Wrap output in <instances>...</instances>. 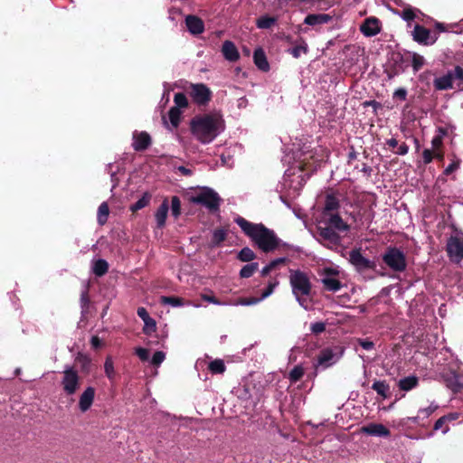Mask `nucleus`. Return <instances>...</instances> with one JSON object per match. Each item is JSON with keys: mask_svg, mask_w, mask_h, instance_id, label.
<instances>
[{"mask_svg": "<svg viewBox=\"0 0 463 463\" xmlns=\"http://www.w3.org/2000/svg\"><path fill=\"white\" fill-rule=\"evenodd\" d=\"M311 331L315 334H319L325 331L326 325L323 322H316L311 324Z\"/></svg>", "mask_w": 463, "mask_h": 463, "instance_id": "nucleus-54", "label": "nucleus"}, {"mask_svg": "<svg viewBox=\"0 0 463 463\" xmlns=\"http://www.w3.org/2000/svg\"><path fill=\"white\" fill-rule=\"evenodd\" d=\"M188 32L193 35H199L204 32L203 21L194 14H188L184 19Z\"/></svg>", "mask_w": 463, "mask_h": 463, "instance_id": "nucleus-15", "label": "nucleus"}, {"mask_svg": "<svg viewBox=\"0 0 463 463\" xmlns=\"http://www.w3.org/2000/svg\"><path fill=\"white\" fill-rule=\"evenodd\" d=\"M168 118L169 122L167 121L165 117H163L164 125L170 130L175 129L180 123L181 110L176 107L171 108V109L168 112Z\"/></svg>", "mask_w": 463, "mask_h": 463, "instance_id": "nucleus-22", "label": "nucleus"}, {"mask_svg": "<svg viewBox=\"0 0 463 463\" xmlns=\"http://www.w3.org/2000/svg\"><path fill=\"white\" fill-rule=\"evenodd\" d=\"M287 259L282 257V258H278V259H275L273 260H271L269 264L270 265V267L274 269H276L279 265L280 264H284L286 262Z\"/></svg>", "mask_w": 463, "mask_h": 463, "instance_id": "nucleus-59", "label": "nucleus"}, {"mask_svg": "<svg viewBox=\"0 0 463 463\" xmlns=\"http://www.w3.org/2000/svg\"><path fill=\"white\" fill-rule=\"evenodd\" d=\"M161 303L174 307H182L184 305L182 298L165 296L161 297Z\"/></svg>", "mask_w": 463, "mask_h": 463, "instance_id": "nucleus-39", "label": "nucleus"}, {"mask_svg": "<svg viewBox=\"0 0 463 463\" xmlns=\"http://www.w3.org/2000/svg\"><path fill=\"white\" fill-rule=\"evenodd\" d=\"M223 130V120L215 114L199 116L191 121V131L202 144L213 142Z\"/></svg>", "mask_w": 463, "mask_h": 463, "instance_id": "nucleus-2", "label": "nucleus"}, {"mask_svg": "<svg viewBox=\"0 0 463 463\" xmlns=\"http://www.w3.org/2000/svg\"><path fill=\"white\" fill-rule=\"evenodd\" d=\"M202 298L209 303H212L214 305H221V302L219 300H217L213 296L202 295Z\"/></svg>", "mask_w": 463, "mask_h": 463, "instance_id": "nucleus-61", "label": "nucleus"}, {"mask_svg": "<svg viewBox=\"0 0 463 463\" xmlns=\"http://www.w3.org/2000/svg\"><path fill=\"white\" fill-rule=\"evenodd\" d=\"M359 345L364 349V350H372L374 346V344L372 341L366 340V339H360Z\"/></svg>", "mask_w": 463, "mask_h": 463, "instance_id": "nucleus-57", "label": "nucleus"}, {"mask_svg": "<svg viewBox=\"0 0 463 463\" xmlns=\"http://www.w3.org/2000/svg\"><path fill=\"white\" fill-rule=\"evenodd\" d=\"M234 222L251 241L263 252H271L279 248L280 240L273 230L262 223H253L241 216H236Z\"/></svg>", "mask_w": 463, "mask_h": 463, "instance_id": "nucleus-1", "label": "nucleus"}, {"mask_svg": "<svg viewBox=\"0 0 463 463\" xmlns=\"http://www.w3.org/2000/svg\"><path fill=\"white\" fill-rule=\"evenodd\" d=\"M137 316L144 321V320H147L150 316L148 315L146 309L143 307H140L137 308Z\"/></svg>", "mask_w": 463, "mask_h": 463, "instance_id": "nucleus-58", "label": "nucleus"}, {"mask_svg": "<svg viewBox=\"0 0 463 463\" xmlns=\"http://www.w3.org/2000/svg\"><path fill=\"white\" fill-rule=\"evenodd\" d=\"M277 285H278V282H274V283L270 282V283H269V285L266 288V289L262 292L260 300L265 299L266 298L270 296L273 293L274 288H276ZM258 301H259V299H253V300H250V301L244 302L243 304L244 305H252V304H256Z\"/></svg>", "mask_w": 463, "mask_h": 463, "instance_id": "nucleus-36", "label": "nucleus"}, {"mask_svg": "<svg viewBox=\"0 0 463 463\" xmlns=\"http://www.w3.org/2000/svg\"><path fill=\"white\" fill-rule=\"evenodd\" d=\"M439 405L435 402H431L430 404L426 408L419 410L418 413L422 415V418H429L437 409Z\"/></svg>", "mask_w": 463, "mask_h": 463, "instance_id": "nucleus-43", "label": "nucleus"}, {"mask_svg": "<svg viewBox=\"0 0 463 463\" xmlns=\"http://www.w3.org/2000/svg\"><path fill=\"white\" fill-rule=\"evenodd\" d=\"M393 98L398 99L400 100H405L407 98V90L404 88L397 89L393 93Z\"/></svg>", "mask_w": 463, "mask_h": 463, "instance_id": "nucleus-56", "label": "nucleus"}, {"mask_svg": "<svg viewBox=\"0 0 463 463\" xmlns=\"http://www.w3.org/2000/svg\"><path fill=\"white\" fill-rule=\"evenodd\" d=\"M447 251L452 261L459 263L463 260V237L451 236L447 242Z\"/></svg>", "mask_w": 463, "mask_h": 463, "instance_id": "nucleus-10", "label": "nucleus"}, {"mask_svg": "<svg viewBox=\"0 0 463 463\" xmlns=\"http://www.w3.org/2000/svg\"><path fill=\"white\" fill-rule=\"evenodd\" d=\"M150 201V196L146 194L140 199H138L134 204L131 205L130 210L133 212L138 211L146 207Z\"/></svg>", "mask_w": 463, "mask_h": 463, "instance_id": "nucleus-40", "label": "nucleus"}, {"mask_svg": "<svg viewBox=\"0 0 463 463\" xmlns=\"http://www.w3.org/2000/svg\"><path fill=\"white\" fill-rule=\"evenodd\" d=\"M289 283L297 302L305 310H310L312 304V287L309 277L301 270H290Z\"/></svg>", "mask_w": 463, "mask_h": 463, "instance_id": "nucleus-3", "label": "nucleus"}, {"mask_svg": "<svg viewBox=\"0 0 463 463\" xmlns=\"http://www.w3.org/2000/svg\"><path fill=\"white\" fill-rule=\"evenodd\" d=\"M343 350L340 347L325 348L317 355V368L326 369L335 364L342 356Z\"/></svg>", "mask_w": 463, "mask_h": 463, "instance_id": "nucleus-8", "label": "nucleus"}, {"mask_svg": "<svg viewBox=\"0 0 463 463\" xmlns=\"http://www.w3.org/2000/svg\"><path fill=\"white\" fill-rule=\"evenodd\" d=\"M331 20V17L326 14H311L306 16L304 24L315 26L317 24H327Z\"/></svg>", "mask_w": 463, "mask_h": 463, "instance_id": "nucleus-24", "label": "nucleus"}, {"mask_svg": "<svg viewBox=\"0 0 463 463\" xmlns=\"http://www.w3.org/2000/svg\"><path fill=\"white\" fill-rule=\"evenodd\" d=\"M135 354L138 356L141 361H147L149 357L148 350L143 347H137Z\"/></svg>", "mask_w": 463, "mask_h": 463, "instance_id": "nucleus-53", "label": "nucleus"}, {"mask_svg": "<svg viewBox=\"0 0 463 463\" xmlns=\"http://www.w3.org/2000/svg\"><path fill=\"white\" fill-rule=\"evenodd\" d=\"M227 237V231L224 229H216L213 232L212 240H211V246L212 247H217L219 246L222 241H225Z\"/></svg>", "mask_w": 463, "mask_h": 463, "instance_id": "nucleus-31", "label": "nucleus"}, {"mask_svg": "<svg viewBox=\"0 0 463 463\" xmlns=\"http://www.w3.org/2000/svg\"><path fill=\"white\" fill-rule=\"evenodd\" d=\"M222 52L224 58L229 61H236L240 58V53L237 47L231 41L223 42Z\"/></svg>", "mask_w": 463, "mask_h": 463, "instance_id": "nucleus-21", "label": "nucleus"}, {"mask_svg": "<svg viewBox=\"0 0 463 463\" xmlns=\"http://www.w3.org/2000/svg\"><path fill=\"white\" fill-rule=\"evenodd\" d=\"M338 274V271L327 268L324 269L321 283L323 284V287L325 289L331 291V292H336L343 287L342 283L335 278V276Z\"/></svg>", "mask_w": 463, "mask_h": 463, "instance_id": "nucleus-11", "label": "nucleus"}, {"mask_svg": "<svg viewBox=\"0 0 463 463\" xmlns=\"http://www.w3.org/2000/svg\"><path fill=\"white\" fill-rule=\"evenodd\" d=\"M109 213V210L107 203H102L98 209L97 221L99 224L104 225L107 222Z\"/></svg>", "mask_w": 463, "mask_h": 463, "instance_id": "nucleus-33", "label": "nucleus"}, {"mask_svg": "<svg viewBox=\"0 0 463 463\" xmlns=\"http://www.w3.org/2000/svg\"><path fill=\"white\" fill-rule=\"evenodd\" d=\"M278 22L276 16H270L269 14H263L256 20V26L259 29H269L274 26Z\"/></svg>", "mask_w": 463, "mask_h": 463, "instance_id": "nucleus-27", "label": "nucleus"}, {"mask_svg": "<svg viewBox=\"0 0 463 463\" xmlns=\"http://www.w3.org/2000/svg\"><path fill=\"white\" fill-rule=\"evenodd\" d=\"M105 373L109 379H113L115 375L114 364L110 357H108L104 364Z\"/></svg>", "mask_w": 463, "mask_h": 463, "instance_id": "nucleus-46", "label": "nucleus"}, {"mask_svg": "<svg viewBox=\"0 0 463 463\" xmlns=\"http://www.w3.org/2000/svg\"><path fill=\"white\" fill-rule=\"evenodd\" d=\"M171 212L175 218L181 214V202L178 196H173L171 199Z\"/></svg>", "mask_w": 463, "mask_h": 463, "instance_id": "nucleus-42", "label": "nucleus"}, {"mask_svg": "<svg viewBox=\"0 0 463 463\" xmlns=\"http://www.w3.org/2000/svg\"><path fill=\"white\" fill-rule=\"evenodd\" d=\"M174 101L176 108L179 109L182 108H186L188 105L186 96L183 92L175 93Z\"/></svg>", "mask_w": 463, "mask_h": 463, "instance_id": "nucleus-45", "label": "nucleus"}, {"mask_svg": "<svg viewBox=\"0 0 463 463\" xmlns=\"http://www.w3.org/2000/svg\"><path fill=\"white\" fill-rule=\"evenodd\" d=\"M439 134L435 136L431 140V145L434 149L439 148L442 145V137L446 133L442 128H439Z\"/></svg>", "mask_w": 463, "mask_h": 463, "instance_id": "nucleus-51", "label": "nucleus"}, {"mask_svg": "<svg viewBox=\"0 0 463 463\" xmlns=\"http://www.w3.org/2000/svg\"><path fill=\"white\" fill-rule=\"evenodd\" d=\"M144 327L143 332L146 335H151L156 329V320L152 317H149L147 320H144Z\"/></svg>", "mask_w": 463, "mask_h": 463, "instance_id": "nucleus-41", "label": "nucleus"}, {"mask_svg": "<svg viewBox=\"0 0 463 463\" xmlns=\"http://www.w3.org/2000/svg\"><path fill=\"white\" fill-rule=\"evenodd\" d=\"M225 364L221 359L212 361L208 365V369L213 373H222L225 371Z\"/></svg>", "mask_w": 463, "mask_h": 463, "instance_id": "nucleus-37", "label": "nucleus"}, {"mask_svg": "<svg viewBox=\"0 0 463 463\" xmlns=\"http://www.w3.org/2000/svg\"><path fill=\"white\" fill-rule=\"evenodd\" d=\"M433 86L437 90L452 89L463 90V68L456 66L453 70L448 71L444 75L435 78Z\"/></svg>", "mask_w": 463, "mask_h": 463, "instance_id": "nucleus-4", "label": "nucleus"}, {"mask_svg": "<svg viewBox=\"0 0 463 463\" xmlns=\"http://www.w3.org/2000/svg\"><path fill=\"white\" fill-rule=\"evenodd\" d=\"M256 258L254 251L249 247L242 248L238 253V259L241 261L249 262Z\"/></svg>", "mask_w": 463, "mask_h": 463, "instance_id": "nucleus-35", "label": "nucleus"}, {"mask_svg": "<svg viewBox=\"0 0 463 463\" xmlns=\"http://www.w3.org/2000/svg\"><path fill=\"white\" fill-rule=\"evenodd\" d=\"M360 30L364 36H374L381 31L380 22L375 17L366 18L360 26Z\"/></svg>", "mask_w": 463, "mask_h": 463, "instance_id": "nucleus-17", "label": "nucleus"}, {"mask_svg": "<svg viewBox=\"0 0 463 463\" xmlns=\"http://www.w3.org/2000/svg\"><path fill=\"white\" fill-rule=\"evenodd\" d=\"M253 59L255 65L261 71H267L269 69V64L267 61L265 52L262 49L259 48L254 51Z\"/></svg>", "mask_w": 463, "mask_h": 463, "instance_id": "nucleus-26", "label": "nucleus"}, {"mask_svg": "<svg viewBox=\"0 0 463 463\" xmlns=\"http://www.w3.org/2000/svg\"><path fill=\"white\" fill-rule=\"evenodd\" d=\"M165 359V354L162 351H156L151 359V364L155 366H159Z\"/></svg>", "mask_w": 463, "mask_h": 463, "instance_id": "nucleus-50", "label": "nucleus"}, {"mask_svg": "<svg viewBox=\"0 0 463 463\" xmlns=\"http://www.w3.org/2000/svg\"><path fill=\"white\" fill-rule=\"evenodd\" d=\"M95 398V389L91 386H88L85 388L83 392L80 395L79 398V410L81 412H86L89 411L93 404Z\"/></svg>", "mask_w": 463, "mask_h": 463, "instance_id": "nucleus-16", "label": "nucleus"}, {"mask_svg": "<svg viewBox=\"0 0 463 463\" xmlns=\"http://www.w3.org/2000/svg\"><path fill=\"white\" fill-rule=\"evenodd\" d=\"M340 207L339 200L333 194H327L325 201L323 215L327 216L329 213H335Z\"/></svg>", "mask_w": 463, "mask_h": 463, "instance_id": "nucleus-25", "label": "nucleus"}, {"mask_svg": "<svg viewBox=\"0 0 463 463\" xmlns=\"http://www.w3.org/2000/svg\"><path fill=\"white\" fill-rule=\"evenodd\" d=\"M411 33L413 40L420 44L432 45L437 41V37L432 34L430 29L420 24L414 26Z\"/></svg>", "mask_w": 463, "mask_h": 463, "instance_id": "nucleus-12", "label": "nucleus"}, {"mask_svg": "<svg viewBox=\"0 0 463 463\" xmlns=\"http://www.w3.org/2000/svg\"><path fill=\"white\" fill-rule=\"evenodd\" d=\"M433 159V151L430 149H424L422 152V162L424 165L430 164Z\"/></svg>", "mask_w": 463, "mask_h": 463, "instance_id": "nucleus-55", "label": "nucleus"}, {"mask_svg": "<svg viewBox=\"0 0 463 463\" xmlns=\"http://www.w3.org/2000/svg\"><path fill=\"white\" fill-rule=\"evenodd\" d=\"M61 385L67 396L74 395L80 387V377L78 371L71 365H65L61 372Z\"/></svg>", "mask_w": 463, "mask_h": 463, "instance_id": "nucleus-5", "label": "nucleus"}, {"mask_svg": "<svg viewBox=\"0 0 463 463\" xmlns=\"http://www.w3.org/2000/svg\"><path fill=\"white\" fill-rule=\"evenodd\" d=\"M383 262L393 271L402 272L405 270L407 263L404 253L395 248H388L383 255Z\"/></svg>", "mask_w": 463, "mask_h": 463, "instance_id": "nucleus-7", "label": "nucleus"}, {"mask_svg": "<svg viewBox=\"0 0 463 463\" xmlns=\"http://www.w3.org/2000/svg\"><path fill=\"white\" fill-rule=\"evenodd\" d=\"M318 234L325 241L334 246L340 244L341 237L337 231L328 226L327 224L320 225L318 227Z\"/></svg>", "mask_w": 463, "mask_h": 463, "instance_id": "nucleus-14", "label": "nucleus"}, {"mask_svg": "<svg viewBox=\"0 0 463 463\" xmlns=\"http://www.w3.org/2000/svg\"><path fill=\"white\" fill-rule=\"evenodd\" d=\"M191 96L195 103L204 105L211 99V90L203 83L193 84L191 87Z\"/></svg>", "mask_w": 463, "mask_h": 463, "instance_id": "nucleus-13", "label": "nucleus"}, {"mask_svg": "<svg viewBox=\"0 0 463 463\" xmlns=\"http://www.w3.org/2000/svg\"><path fill=\"white\" fill-rule=\"evenodd\" d=\"M305 373V369L301 364H298L288 373V380L291 383H295L299 381Z\"/></svg>", "mask_w": 463, "mask_h": 463, "instance_id": "nucleus-32", "label": "nucleus"}, {"mask_svg": "<svg viewBox=\"0 0 463 463\" xmlns=\"http://www.w3.org/2000/svg\"><path fill=\"white\" fill-rule=\"evenodd\" d=\"M194 203L201 204L212 212L219 209L221 198L216 192L211 188H203L191 197Z\"/></svg>", "mask_w": 463, "mask_h": 463, "instance_id": "nucleus-6", "label": "nucleus"}, {"mask_svg": "<svg viewBox=\"0 0 463 463\" xmlns=\"http://www.w3.org/2000/svg\"><path fill=\"white\" fill-rule=\"evenodd\" d=\"M308 51L307 44L302 41V43L288 50L289 53L294 58H299L301 54H306Z\"/></svg>", "mask_w": 463, "mask_h": 463, "instance_id": "nucleus-38", "label": "nucleus"}, {"mask_svg": "<svg viewBox=\"0 0 463 463\" xmlns=\"http://www.w3.org/2000/svg\"><path fill=\"white\" fill-rule=\"evenodd\" d=\"M409 152V146L407 144L402 143L398 146V150L396 151L397 155L404 156Z\"/></svg>", "mask_w": 463, "mask_h": 463, "instance_id": "nucleus-60", "label": "nucleus"}, {"mask_svg": "<svg viewBox=\"0 0 463 463\" xmlns=\"http://www.w3.org/2000/svg\"><path fill=\"white\" fill-rule=\"evenodd\" d=\"M169 210V204L167 199H165L163 203L160 204L158 209L156 212L155 219L157 224V227L162 228L165 224V220L167 217Z\"/></svg>", "mask_w": 463, "mask_h": 463, "instance_id": "nucleus-23", "label": "nucleus"}, {"mask_svg": "<svg viewBox=\"0 0 463 463\" xmlns=\"http://www.w3.org/2000/svg\"><path fill=\"white\" fill-rule=\"evenodd\" d=\"M348 260L358 272H364L365 270L373 269L375 268V262L365 258L361 253L360 249L352 250L349 252Z\"/></svg>", "mask_w": 463, "mask_h": 463, "instance_id": "nucleus-9", "label": "nucleus"}, {"mask_svg": "<svg viewBox=\"0 0 463 463\" xmlns=\"http://www.w3.org/2000/svg\"><path fill=\"white\" fill-rule=\"evenodd\" d=\"M324 218V224H327L337 232H347L349 230V225L343 221L338 213H329Z\"/></svg>", "mask_w": 463, "mask_h": 463, "instance_id": "nucleus-19", "label": "nucleus"}, {"mask_svg": "<svg viewBox=\"0 0 463 463\" xmlns=\"http://www.w3.org/2000/svg\"><path fill=\"white\" fill-rule=\"evenodd\" d=\"M80 304L82 307H87L89 305V298L87 292H83L80 296Z\"/></svg>", "mask_w": 463, "mask_h": 463, "instance_id": "nucleus-63", "label": "nucleus"}, {"mask_svg": "<svg viewBox=\"0 0 463 463\" xmlns=\"http://www.w3.org/2000/svg\"><path fill=\"white\" fill-rule=\"evenodd\" d=\"M442 417L445 418V420L448 423L449 421L456 420L458 418V413H457V412L449 413Z\"/></svg>", "mask_w": 463, "mask_h": 463, "instance_id": "nucleus-62", "label": "nucleus"}, {"mask_svg": "<svg viewBox=\"0 0 463 463\" xmlns=\"http://www.w3.org/2000/svg\"><path fill=\"white\" fill-rule=\"evenodd\" d=\"M258 269L259 264L257 262H250L241 268L240 276L245 279L250 278Z\"/></svg>", "mask_w": 463, "mask_h": 463, "instance_id": "nucleus-34", "label": "nucleus"}, {"mask_svg": "<svg viewBox=\"0 0 463 463\" xmlns=\"http://www.w3.org/2000/svg\"><path fill=\"white\" fill-rule=\"evenodd\" d=\"M434 430H441L442 433L443 434H446L449 432V426L447 425V422L445 420V418L443 417H440L439 419H438L436 420V422L434 423Z\"/></svg>", "mask_w": 463, "mask_h": 463, "instance_id": "nucleus-48", "label": "nucleus"}, {"mask_svg": "<svg viewBox=\"0 0 463 463\" xmlns=\"http://www.w3.org/2000/svg\"><path fill=\"white\" fill-rule=\"evenodd\" d=\"M418 384V378L416 376H408L399 381V387L402 391H411L415 388Z\"/></svg>", "mask_w": 463, "mask_h": 463, "instance_id": "nucleus-30", "label": "nucleus"}, {"mask_svg": "<svg viewBox=\"0 0 463 463\" xmlns=\"http://www.w3.org/2000/svg\"><path fill=\"white\" fill-rule=\"evenodd\" d=\"M150 144L151 137L146 132L135 131L133 133L132 146L136 151H144L150 146Z\"/></svg>", "mask_w": 463, "mask_h": 463, "instance_id": "nucleus-18", "label": "nucleus"}, {"mask_svg": "<svg viewBox=\"0 0 463 463\" xmlns=\"http://www.w3.org/2000/svg\"><path fill=\"white\" fill-rule=\"evenodd\" d=\"M447 385L453 391V392H458L462 388V384L460 383L458 377L457 375L449 379L447 382Z\"/></svg>", "mask_w": 463, "mask_h": 463, "instance_id": "nucleus-47", "label": "nucleus"}, {"mask_svg": "<svg viewBox=\"0 0 463 463\" xmlns=\"http://www.w3.org/2000/svg\"><path fill=\"white\" fill-rule=\"evenodd\" d=\"M460 166V159L455 158L453 161L444 169V175H449L457 171Z\"/></svg>", "mask_w": 463, "mask_h": 463, "instance_id": "nucleus-49", "label": "nucleus"}, {"mask_svg": "<svg viewBox=\"0 0 463 463\" xmlns=\"http://www.w3.org/2000/svg\"><path fill=\"white\" fill-rule=\"evenodd\" d=\"M91 345L94 348H99L100 346V340L98 336L94 335L90 339Z\"/></svg>", "mask_w": 463, "mask_h": 463, "instance_id": "nucleus-64", "label": "nucleus"}, {"mask_svg": "<svg viewBox=\"0 0 463 463\" xmlns=\"http://www.w3.org/2000/svg\"><path fill=\"white\" fill-rule=\"evenodd\" d=\"M425 59L423 56L414 53L412 55L411 66L414 71H420L424 65Z\"/></svg>", "mask_w": 463, "mask_h": 463, "instance_id": "nucleus-44", "label": "nucleus"}, {"mask_svg": "<svg viewBox=\"0 0 463 463\" xmlns=\"http://www.w3.org/2000/svg\"><path fill=\"white\" fill-rule=\"evenodd\" d=\"M400 15L406 22L412 21L415 18L414 11L411 8L403 9Z\"/></svg>", "mask_w": 463, "mask_h": 463, "instance_id": "nucleus-52", "label": "nucleus"}, {"mask_svg": "<svg viewBox=\"0 0 463 463\" xmlns=\"http://www.w3.org/2000/svg\"><path fill=\"white\" fill-rule=\"evenodd\" d=\"M372 389L383 399L389 396L390 386L385 381H375L372 385Z\"/></svg>", "mask_w": 463, "mask_h": 463, "instance_id": "nucleus-28", "label": "nucleus"}, {"mask_svg": "<svg viewBox=\"0 0 463 463\" xmlns=\"http://www.w3.org/2000/svg\"><path fill=\"white\" fill-rule=\"evenodd\" d=\"M362 432L374 437H389L390 430L381 423H370L362 428Z\"/></svg>", "mask_w": 463, "mask_h": 463, "instance_id": "nucleus-20", "label": "nucleus"}, {"mask_svg": "<svg viewBox=\"0 0 463 463\" xmlns=\"http://www.w3.org/2000/svg\"><path fill=\"white\" fill-rule=\"evenodd\" d=\"M108 269L109 263L107 262V260L103 259H99L93 262L92 271L96 276L101 277L105 275L108 272Z\"/></svg>", "mask_w": 463, "mask_h": 463, "instance_id": "nucleus-29", "label": "nucleus"}]
</instances>
